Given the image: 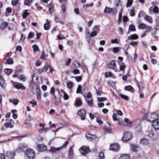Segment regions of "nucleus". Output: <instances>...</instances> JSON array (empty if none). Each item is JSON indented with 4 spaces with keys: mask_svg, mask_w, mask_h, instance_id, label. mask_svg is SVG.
<instances>
[{
    "mask_svg": "<svg viewBox=\"0 0 159 159\" xmlns=\"http://www.w3.org/2000/svg\"><path fill=\"white\" fill-rule=\"evenodd\" d=\"M95 89L96 90H102V87L99 84H98L95 87Z\"/></svg>",
    "mask_w": 159,
    "mask_h": 159,
    "instance_id": "54",
    "label": "nucleus"
},
{
    "mask_svg": "<svg viewBox=\"0 0 159 159\" xmlns=\"http://www.w3.org/2000/svg\"><path fill=\"white\" fill-rule=\"evenodd\" d=\"M112 74L111 72H107L105 74L106 77H111L112 76Z\"/></svg>",
    "mask_w": 159,
    "mask_h": 159,
    "instance_id": "50",
    "label": "nucleus"
},
{
    "mask_svg": "<svg viewBox=\"0 0 159 159\" xmlns=\"http://www.w3.org/2000/svg\"><path fill=\"white\" fill-rule=\"evenodd\" d=\"M73 147L72 146L70 147L68 151V155L70 157H71L73 153Z\"/></svg>",
    "mask_w": 159,
    "mask_h": 159,
    "instance_id": "27",
    "label": "nucleus"
},
{
    "mask_svg": "<svg viewBox=\"0 0 159 159\" xmlns=\"http://www.w3.org/2000/svg\"><path fill=\"white\" fill-rule=\"evenodd\" d=\"M74 65L77 68H78L80 66L79 64L76 61H74Z\"/></svg>",
    "mask_w": 159,
    "mask_h": 159,
    "instance_id": "55",
    "label": "nucleus"
},
{
    "mask_svg": "<svg viewBox=\"0 0 159 159\" xmlns=\"http://www.w3.org/2000/svg\"><path fill=\"white\" fill-rule=\"evenodd\" d=\"M36 92V96L38 99L41 98V91L39 89H38L37 87L35 88Z\"/></svg>",
    "mask_w": 159,
    "mask_h": 159,
    "instance_id": "25",
    "label": "nucleus"
},
{
    "mask_svg": "<svg viewBox=\"0 0 159 159\" xmlns=\"http://www.w3.org/2000/svg\"><path fill=\"white\" fill-rule=\"evenodd\" d=\"M7 156L10 158H12V157H14L15 154L14 153L9 151L7 152Z\"/></svg>",
    "mask_w": 159,
    "mask_h": 159,
    "instance_id": "32",
    "label": "nucleus"
},
{
    "mask_svg": "<svg viewBox=\"0 0 159 159\" xmlns=\"http://www.w3.org/2000/svg\"><path fill=\"white\" fill-rule=\"evenodd\" d=\"M133 0H127V3L126 5L127 7H130L132 5Z\"/></svg>",
    "mask_w": 159,
    "mask_h": 159,
    "instance_id": "31",
    "label": "nucleus"
},
{
    "mask_svg": "<svg viewBox=\"0 0 159 159\" xmlns=\"http://www.w3.org/2000/svg\"><path fill=\"white\" fill-rule=\"evenodd\" d=\"M54 92H55L54 88V87H52L51 88V90H50V93L54 95L55 99H56L57 98L56 96L54 94Z\"/></svg>",
    "mask_w": 159,
    "mask_h": 159,
    "instance_id": "39",
    "label": "nucleus"
},
{
    "mask_svg": "<svg viewBox=\"0 0 159 159\" xmlns=\"http://www.w3.org/2000/svg\"><path fill=\"white\" fill-rule=\"evenodd\" d=\"M27 145L24 143H20L16 149L17 151L19 152H21L24 151L25 148L27 147Z\"/></svg>",
    "mask_w": 159,
    "mask_h": 159,
    "instance_id": "10",
    "label": "nucleus"
},
{
    "mask_svg": "<svg viewBox=\"0 0 159 159\" xmlns=\"http://www.w3.org/2000/svg\"><path fill=\"white\" fill-rule=\"evenodd\" d=\"M129 124H136V126L135 127V128L136 131L138 132H140L141 131L142 128L140 125V124L139 121V120L136 121V122L135 121H134L133 122H130L129 123Z\"/></svg>",
    "mask_w": 159,
    "mask_h": 159,
    "instance_id": "5",
    "label": "nucleus"
},
{
    "mask_svg": "<svg viewBox=\"0 0 159 159\" xmlns=\"http://www.w3.org/2000/svg\"><path fill=\"white\" fill-rule=\"evenodd\" d=\"M62 149V147H60L59 148H55V147H53L51 148L49 151L52 153H56Z\"/></svg>",
    "mask_w": 159,
    "mask_h": 159,
    "instance_id": "16",
    "label": "nucleus"
},
{
    "mask_svg": "<svg viewBox=\"0 0 159 159\" xmlns=\"http://www.w3.org/2000/svg\"><path fill=\"white\" fill-rule=\"evenodd\" d=\"M133 89V87L131 85L125 86L124 88V89L126 91H130Z\"/></svg>",
    "mask_w": 159,
    "mask_h": 159,
    "instance_id": "29",
    "label": "nucleus"
},
{
    "mask_svg": "<svg viewBox=\"0 0 159 159\" xmlns=\"http://www.w3.org/2000/svg\"><path fill=\"white\" fill-rule=\"evenodd\" d=\"M157 117H158V116L155 113H146L144 115V118L146 120L151 122L152 123Z\"/></svg>",
    "mask_w": 159,
    "mask_h": 159,
    "instance_id": "1",
    "label": "nucleus"
},
{
    "mask_svg": "<svg viewBox=\"0 0 159 159\" xmlns=\"http://www.w3.org/2000/svg\"><path fill=\"white\" fill-rule=\"evenodd\" d=\"M81 85H79L78 86V88L77 89L76 93H78L81 92V93H82V91H81Z\"/></svg>",
    "mask_w": 159,
    "mask_h": 159,
    "instance_id": "42",
    "label": "nucleus"
},
{
    "mask_svg": "<svg viewBox=\"0 0 159 159\" xmlns=\"http://www.w3.org/2000/svg\"><path fill=\"white\" fill-rule=\"evenodd\" d=\"M123 2L121 0H115L114 2V6L116 7H122Z\"/></svg>",
    "mask_w": 159,
    "mask_h": 159,
    "instance_id": "17",
    "label": "nucleus"
},
{
    "mask_svg": "<svg viewBox=\"0 0 159 159\" xmlns=\"http://www.w3.org/2000/svg\"><path fill=\"white\" fill-rule=\"evenodd\" d=\"M8 23L5 21H2L0 25V28L1 29H4L5 28L8 26Z\"/></svg>",
    "mask_w": 159,
    "mask_h": 159,
    "instance_id": "23",
    "label": "nucleus"
},
{
    "mask_svg": "<svg viewBox=\"0 0 159 159\" xmlns=\"http://www.w3.org/2000/svg\"><path fill=\"white\" fill-rule=\"evenodd\" d=\"M7 63L8 64H12L13 63V60L11 59L8 60L7 61Z\"/></svg>",
    "mask_w": 159,
    "mask_h": 159,
    "instance_id": "58",
    "label": "nucleus"
},
{
    "mask_svg": "<svg viewBox=\"0 0 159 159\" xmlns=\"http://www.w3.org/2000/svg\"><path fill=\"white\" fill-rule=\"evenodd\" d=\"M116 64L114 60H112L110 61L107 65V67L108 68H112L116 66Z\"/></svg>",
    "mask_w": 159,
    "mask_h": 159,
    "instance_id": "19",
    "label": "nucleus"
},
{
    "mask_svg": "<svg viewBox=\"0 0 159 159\" xmlns=\"http://www.w3.org/2000/svg\"><path fill=\"white\" fill-rule=\"evenodd\" d=\"M32 2V0H25L24 3L25 5L29 6Z\"/></svg>",
    "mask_w": 159,
    "mask_h": 159,
    "instance_id": "36",
    "label": "nucleus"
},
{
    "mask_svg": "<svg viewBox=\"0 0 159 159\" xmlns=\"http://www.w3.org/2000/svg\"><path fill=\"white\" fill-rule=\"evenodd\" d=\"M45 53L43 50L41 52V58L42 59L44 60L45 58Z\"/></svg>",
    "mask_w": 159,
    "mask_h": 159,
    "instance_id": "48",
    "label": "nucleus"
},
{
    "mask_svg": "<svg viewBox=\"0 0 159 159\" xmlns=\"http://www.w3.org/2000/svg\"><path fill=\"white\" fill-rule=\"evenodd\" d=\"M129 29L132 31H135L136 29L134 25H131L129 26Z\"/></svg>",
    "mask_w": 159,
    "mask_h": 159,
    "instance_id": "40",
    "label": "nucleus"
},
{
    "mask_svg": "<svg viewBox=\"0 0 159 159\" xmlns=\"http://www.w3.org/2000/svg\"><path fill=\"white\" fill-rule=\"evenodd\" d=\"M25 39V36H24L23 34L22 33L21 34V38L20 39L19 42H23Z\"/></svg>",
    "mask_w": 159,
    "mask_h": 159,
    "instance_id": "46",
    "label": "nucleus"
},
{
    "mask_svg": "<svg viewBox=\"0 0 159 159\" xmlns=\"http://www.w3.org/2000/svg\"><path fill=\"white\" fill-rule=\"evenodd\" d=\"M130 157L129 155L123 154L119 157V159H130Z\"/></svg>",
    "mask_w": 159,
    "mask_h": 159,
    "instance_id": "26",
    "label": "nucleus"
},
{
    "mask_svg": "<svg viewBox=\"0 0 159 159\" xmlns=\"http://www.w3.org/2000/svg\"><path fill=\"white\" fill-rule=\"evenodd\" d=\"M12 120L11 119H7L6 120V123L4 124V126L7 128H12V125H11Z\"/></svg>",
    "mask_w": 159,
    "mask_h": 159,
    "instance_id": "15",
    "label": "nucleus"
},
{
    "mask_svg": "<svg viewBox=\"0 0 159 159\" xmlns=\"http://www.w3.org/2000/svg\"><path fill=\"white\" fill-rule=\"evenodd\" d=\"M136 83L139 87V93L142 92L144 88L143 83L141 81L138 82L137 80H136Z\"/></svg>",
    "mask_w": 159,
    "mask_h": 159,
    "instance_id": "13",
    "label": "nucleus"
},
{
    "mask_svg": "<svg viewBox=\"0 0 159 159\" xmlns=\"http://www.w3.org/2000/svg\"><path fill=\"white\" fill-rule=\"evenodd\" d=\"M132 138V134L129 132H126L123 134L121 139L122 140L124 141H129Z\"/></svg>",
    "mask_w": 159,
    "mask_h": 159,
    "instance_id": "3",
    "label": "nucleus"
},
{
    "mask_svg": "<svg viewBox=\"0 0 159 159\" xmlns=\"http://www.w3.org/2000/svg\"><path fill=\"white\" fill-rule=\"evenodd\" d=\"M29 13L25 11L22 13L23 17L24 18H25L27 16L29 15Z\"/></svg>",
    "mask_w": 159,
    "mask_h": 159,
    "instance_id": "41",
    "label": "nucleus"
},
{
    "mask_svg": "<svg viewBox=\"0 0 159 159\" xmlns=\"http://www.w3.org/2000/svg\"><path fill=\"white\" fill-rule=\"evenodd\" d=\"M19 79L21 81H22L23 82H25L26 80L25 78L23 76H21L20 77Z\"/></svg>",
    "mask_w": 159,
    "mask_h": 159,
    "instance_id": "64",
    "label": "nucleus"
},
{
    "mask_svg": "<svg viewBox=\"0 0 159 159\" xmlns=\"http://www.w3.org/2000/svg\"><path fill=\"white\" fill-rule=\"evenodd\" d=\"M89 151V148L87 147L83 146L80 149V152L83 155H85Z\"/></svg>",
    "mask_w": 159,
    "mask_h": 159,
    "instance_id": "11",
    "label": "nucleus"
},
{
    "mask_svg": "<svg viewBox=\"0 0 159 159\" xmlns=\"http://www.w3.org/2000/svg\"><path fill=\"white\" fill-rule=\"evenodd\" d=\"M67 44L69 45H71L73 44V41L71 40H69L67 42Z\"/></svg>",
    "mask_w": 159,
    "mask_h": 159,
    "instance_id": "63",
    "label": "nucleus"
},
{
    "mask_svg": "<svg viewBox=\"0 0 159 159\" xmlns=\"http://www.w3.org/2000/svg\"><path fill=\"white\" fill-rule=\"evenodd\" d=\"M139 28L141 29H144L146 28L145 24L143 23H142L139 25Z\"/></svg>",
    "mask_w": 159,
    "mask_h": 159,
    "instance_id": "61",
    "label": "nucleus"
},
{
    "mask_svg": "<svg viewBox=\"0 0 159 159\" xmlns=\"http://www.w3.org/2000/svg\"><path fill=\"white\" fill-rule=\"evenodd\" d=\"M137 147L134 145H132L131 146V149L134 152L136 151Z\"/></svg>",
    "mask_w": 159,
    "mask_h": 159,
    "instance_id": "52",
    "label": "nucleus"
},
{
    "mask_svg": "<svg viewBox=\"0 0 159 159\" xmlns=\"http://www.w3.org/2000/svg\"><path fill=\"white\" fill-rule=\"evenodd\" d=\"M46 20L48 23H45L44 24V28L45 30H47L49 29V23L48 22V19H47Z\"/></svg>",
    "mask_w": 159,
    "mask_h": 159,
    "instance_id": "30",
    "label": "nucleus"
},
{
    "mask_svg": "<svg viewBox=\"0 0 159 159\" xmlns=\"http://www.w3.org/2000/svg\"><path fill=\"white\" fill-rule=\"evenodd\" d=\"M93 31L90 34L91 37H93L97 35L98 32L100 30V26L99 25H95L93 28Z\"/></svg>",
    "mask_w": 159,
    "mask_h": 159,
    "instance_id": "4",
    "label": "nucleus"
},
{
    "mask_svg": "<svg viewBox=\"0 0 159 159\" xmlns=\"http://www.w3.org/2000/svg\"><path fill=\"white\" fill-rule=\"evenodd\" d=\"M130 44L133 46H136L137 45V42L132 41L130 43Z\"/></svg>",
    "mask_w": 159,
    "mask_h": 159,
    "instance_id": "60",
    "label": "nucleus"
},
{
    "mask_svg": "<svg viewBox=\"0 0 159 159\" xmlns=\"http://www.w3.org/2000/svg\"><path fill=\"white\" fill-rule=\"evenodd\" d=\"M18 0H12L11 3L12 5H15L18 3Z\"/></svg>",
    "mask_w": 159,
    "mask_h": 159,
    "instance_id": "62",
    "label": "nucleus"
},
{
    "mask_svg": "<svg viewBox=\"0 0 159 159\" xmlns=\"http://www.w3.org/2000/svg\"><path fill=\"white\" fill-rule=\"evenodd\" d=\"M29 103L34 105H36L37 104L36 102L34 100H33L31 101H29Z\"/></svg>",
    "mask_w": 159,
    "mask_h": 159,
    "instance_id": "57",
    "label": "nucleus"
},
{
    "mask_svg": "<svg viewBox=\"0 0 159 159\" xmlns=\"http://www.w3.org/2000/svg\"><path fill=\"white\" fill-rule=\"evenodd\" d=\"M104 157V153L102 152H101L98 156V158L100 159H102Z\"/></svg>",
    "mask_w": 159,
    "mask_h": 159,
    "instance_id": "49",
    "label": "nucleus"
},
{
    "mask_svg": "<svg viewBox=\"0 0 159 159\" xmlns=\"http://www.w3.org/2000/svg\"><path fill=\"white\" fill-rule=\"evenodd\" d=\"M154 131L152 130L150 131L148 133V136L150 138H153V136L154 135V133H153Z\"/></svg>",
    "mask_w": 159,
    "mask_h": 159,
    "instance_id": "34",
    "label": "nucleus"
},
{
    "mask_svg": "<svg viewBox=\"0 0 159 159\" xmlns=\"http://www.w3.org/2000/svg\"><path fill=\"white\" fill-rule=\"evenodd\" d=\"M113 51L114 52L116 53L119 52V48L118 47H115L113 48Z\"/></svg>",
    "mask_w": 159,
    "mask_h": 159,
    "instance_id": "53",
    "label": "nucleus"
},
{
    "mask_svg": "<svg viewBox=\"0 0 159 159\" xmlns=\"http://www.w3.org/2000/svg\"><path fill=\"white\" fill-rule=\"evenodd\" d=\"M35 155L34 151L30 149H27L25 152V157L26 159H33Z\"/></svg>",
    "mask_w": 159,
    "mask_h": 159,
    "instance_id": "2",
    "label": "nucleus"
},
{
    "mask_svg": "<svg viewBox=\"0 0 159 159\" xmlns=\"http://www.w3.org/2000/svg\"><path fill=\"white\" fill-rule=\"evenodd\" d=\"M86 137L89 141H91L93 140L98 139V138L95 135H92L89 133H87L86 134Z\"/></svg>",
    "mask_w": 159,
    "mask_h": 159,
    "instance_id": "9",
    "label": "nucleus"
},
{
    "mask_svg": "<svg viewBox=\"0 0 159 159\" xmlns=\"http://www.w3.org/2000/svg\"><path fill=\"white\" fill-rule=\"evenodd\" d=\"M11 71V69L9 68H6L4 70V72L7 74V75H9Z\"/></svg>",
    "mask_w": 159,
    "mask_h": 159,
    "instance_id": "33",
    "label": "nucleus"
},
{
    "mask_svg": "<svg viewBox=\"0 0 159 159\" xmlns=\"http://www.w3.org/2000/svg\"><path fill=\"white\" fill-rule=\"evenodd\" d=\"M86 114V111L84 109H80L78 112V115L80 116L81 119L82 120L85 119Z\"/></svg>",
    "mask_w": 159,
    "mask_h": 159,
    "instance_id": "8",
    "label": "nucleus"
},
{
    "mask_svg": "<svg viewBox=\"0 0 159 159\" xmlns=\"http://www.w3.org/2000/svg\"><path fill=\"white\" fill-rule=\"evenodd\" d=\"M71 61V59L70 58H68L65 61V64L66 66H68L70 63Z\"/></svg>",
    "mask_w": 159,
    "mask_h": 159,
    "instance_id": "35",
    "label": "nucleus"
},
{
    "mask_svg": "<svg viewBox=\"0 0 159 159\" xmlns=\"http://www.w3.org/2000/svg\"><path fill=\"white\" fill-rule=\"evenodd\" d=\"M144 19L147 20L149 23H152V17L148 15H146L144 17Z\"/></svg>",
    "mask_w": 159,
    "mask_h": 159,
    "instance_id": "24",
    "label": "nucleus"
},
{
    "mask_svg": "<svg viewBox=\"0 0 159 159\" xmlns=\"http://www.w3.org/2000/svg\"><path fill=\"white\" fill-rule=\"evenodd\" d=\"M34 36V34L33 32H30L28 36L27 37L28 39H30L33 38Z\"/></svg>",
    "mask_w": 159,
    "mask_h": 159,
    "instance_id": "45",
    "label": "nucleus"
},
{
    "mask_svg": "<svg viewBox=\"0 0 159 159\" xmlns=\"http://www.w3.org/2000/svg\"><path fill=\"white\" fill-rule=\"evenodd\" d=\"M33 50L34 51H36L38 50V47L37 46L36 44H34L32 47Z\"/></svg>",
    "mask_w": 159,
    "mask_h": 159,
    "instance_id": "51",
    "label": "nucleus"
},
{
    "mask_svg": "<svg viewBox=\"0 0 159 159\" xmlns=\"http://www.w3.org/2000/svg\"><path fill=\"white\" fill-rule=\"evenodd\" d=\"M64 39H65V38L64 37V35L61 34H60L58 36L57 39L62 40Z\"/></svg>",
    "mask_w": 159,
    "mask_h": 159,
    "instance_id": "47",
    "label": "nucleus"
},
{
    "mask_svg": "<svg viewBox=\"0 0 159 159\" xmlns=\"http://www.w3.org/2000/svg\"><path fill=\"white\" fill-rule=\"evenodd\" d=\"M152 125L155 129H159V118L158 117L152 123Z\"/></svg>",
    "mask_w": 159,
    "mask_h": 159,
    "instance_id": "12",
    "label": "nucleus"
},
{
    "mask_svg": "<svg viewBox=\"0 0 159 159\" xmlns=\"http://www.w3.org/2000/svg\"><path fill=\"white\" fill-rule=\"evenodd\" d=\"M149 140L146 138H143L141 139L140 140V144L143 145H147L149 143Z\"/></svg>",
    "mask_w": 159,
    "mask_h": 159,
    "instance_id": "21",
    "label": "nucleus"
},
{
    "mask_svg": "<svg viewBox=\"0 0 159 159\" xmlns=\"http://www.w3.org/2000/svg\"><path fill=\"white\" fill-rule=\"evenodd\" d=\"M49 68V65H46L42 69V72H46Z\"/></svg>",
    "mask_w": 159,
    "mask_h": 159,
    "instance_id": "28",
    "label": "nucleus"
},
{
    "mask_svg": "<svg viewBox=\"0 0 159 159\" xmlns=\"http://www.w3.org/2000/svg\"><path fill=\"white\" fill-rule=\"evenodd\" d=\"M119 95L122 98H123V99H124L126 101L128 100L129 99V97L127 96L126 95H123V94H119Z\"/></svg>",
    "mask_w": 159,
    "mask_h": 159,
    "instance_id": "37",
    "label": "nucleus"
},
{
    "mask_svg": "<svg viewBox=\"0 0 159 159\" xmlns=\"http://www.w3.org/2000/svg\"><path fill=\"white\" fill-rule=\"evenodd\" d=\"M118 63L120 66V71L124 70L126 66V65L121 61H119Z\"/></svg>",
    "mask_w": 159,
    "mask_h": 159,
    "instance_id": "20",
    "label": "nucleus"
},
{
    "mask_svg": "<svg viewBox=\"0 0 159 159\" xmlns=\"http://www.w3.org/2000/svg\"><path fill=\"white\" fill-rule=\"evenodd\" d=\"M74 105L76 107L81 106L82 105V102L81 99L80 98H76L74 102Z\"/></svg>",
    "mask_w": 159,
    "mask_h": 159,
    "instance_id": "18",
    "label": "nucleus"
},
{
    "mask_svg": "<svg viewBox=\"0 0 159 159\" xmlns=\"http://www.w3.org/2000/svg\"><path fill=\"white\" fill-rule=\"evenodd\" d=\"M75 79L77 82L80 81L82 80L81 76H77L75 77Z\"/></svg>",
    "mask_w": 159,
    "mask_h": 159,
    "instance_id": "59",
    "label": "nucleus"
},
{
    "mask_svg": "<svg viewBox=\"0 0 159 159\" xmlns=\"http://www.w3.org/2000/svg\"><path fill=\"white\" fill-rule=\"evenodd\" d=\"M96 121L100 125H102L103 124L102 121L99 118H97Z\"/></svg>",
    "mask_w": 159,
    "mask_h": 159,
    "instance_id": "56",
    "label": "nucleus"
},
{
    "mask_svg": "<svg viewBox=\"0 0 159 159\" xmlns=\"http://www.w3.org/2000/svg\"><path fill=\"white\" fill-rule=\"evenodd\" d=\"M139 37L138 36L135 34L131 35L128 37V39L129 40H135L138 39Z\"/></svg>",
    "mask_w": 159,
    "mask_h": 159,
    "instance_id": "22",
    "label": "nucleus"
},
{
    "mask_svg": "<svg viewBox=\"0 0 159 159\" xmlns=\"http://www.w3.org/2000/svg\"><path fill=\"white\" fill-rule=\"evenodd\" d=\"M86 100L87 101V104L89 106H91L93 105V102L92 99L90 100H87L86 99Z\"/></svg>",
    "mask_w": 159,
    "mask_h": 159,
    "instance_id": "43",
    "label": "nucleus"
},
{
    "mask_svg": "<svg viewBox=\"0 0 159 159\" xmlns=\"http://www.w3.org/2000/svg\"><path fill=\"white\" fill-rule=\"evenodd\" d=\"M36 148L37 150L40 152L45 151L47 149V146L44 144L38 145Z\"/></svg>",
    "mask_w": 159,
    "mask_h": 159,
    "instance_id": "6",
    "label": "nucleus"
},
{
    "mask_svg": "<svg viewBox=\"0 0 159 159\" xmlns=\"http://www.w3.org/2000/svg\"><path fill=\"white\" fill-rule=\"evenodd\" d=\"M104 131L107 133H110L111 132V130L110 128H108L106 127L104 128Z\"/></svg>",
    "mask_w": 159,
    "mask_h": 159,
    "instance_id": "38",
    "label": "nucleus"
},
{
    "mask_svg": "<svg viewBox=\"0 0 159 159\" xmlns=\"http://www.w3.org/2000/svg\"><path fill=\"white\" fill-rule=\"evenodd\" d=\"M158 30L157 28H156L155 29V32H154V34H152V35L154 37V40L155 41H157L158 40V37L155 35L156 32Z\"/></svg>",
    "mask_w": 159,
    "mask_h": 159,
    "instance_id": "44",
    "label": "nucleus"
},
{
    "mask_svg": "<svg viewBox=\"0 0 159 159\" xmlns=\"http://www.w3.org/2000/svg\"><path fill=\"white\" fill-rule=\"evenodd\" d=\"M11 82L12 84L14 85L16 89H21L22 90H24L25 89V87L23 85H22L20 83H18L16 84H15L16 83L13 81L12 80H11Z\"/></svg>",
    "mask_w": 159,
    "mask_h": 159,
    "instance_id": "14",
    "label": "nucleus"
},
{
    "mask_svg": "<svg viewBox=\"0 0 159 159\" xmlns=\"http://www.w3.org/2000/svg\"><path fill=\"white\" fill-rule=\"evenodd\" d=\"M110 148L114 152H117L119 150V145L117 143H113L110 145Z\"/></svg>",
    "mask_w": 159,
    "mask_h": 159,
    "instance_id": "7",
    "label": "nucleus"
}]
</instances>
